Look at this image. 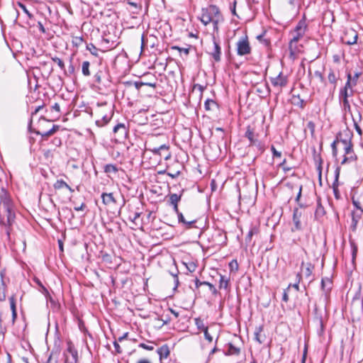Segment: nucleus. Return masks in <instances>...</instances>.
I'll return each mask as SVG.
<instances>
[{
	"mask_svg": "<svg viewBox=\"0 0 363 363\" xmlns=\"http://www.w3.org/2000/svg\"><path fill=\"white\" fill-rule=\"evenodd\" d=\"M13 205L9 192L4 188L0 190V224L6 227V233L10 239L11 227L15 220Z\"/></svg>",
	"mask_w": 363,
	"mask_h": 363,
	"instance_id": "nucleus-1",
	"label": "nucleus"
},
{
	"mask_svg": "<svg viewBox=\"0 0 363 363\" xmlns=\"http://www.w3.org/2000/svg\"><path fill=\"white\" fill-rule=\"evenodd\" d=\"M333 154L337 155V148H340L343 152V160L341 164L349 163L355 161L357 159L356 154L354 152L353 144L352 143V135H346L344 138L341 135L337 136V138L331 145Z\"/></svg>",
	"mask_w": 363,
	"mask_h": 363,
	"instance_id": "nucleus-2",
	"label": "nucleus"
},
{
	"mask_svg": "<svg viewBox=\"0 0 363 363\" xmlns=\"http://www.w3.org/2000/svg\"><path fill=\"white\" fill-rule=\"evenodd\" d=\"M200 20L205 26L212 23L213 29L216 31L218 30V23L223 21L222 15L219 9L215 5H209L206 8L201 9Z\"/></svg>",
	"mask_w": 363,
	"mask_h": 363,
	"instance_id": "nucleus-3",
	"label": "nucleus"
},
{
	"mask_svg": "<svg viewBox=\"0 0 363 363\" xmlns=\"http://www.w3.org/2000/svg\"><path fill=\"white\" fill-rule=\"evenodd\" d=\"M306 23L304 21H299L295 29L290 33L291 39L289 45V50L293 54L298 51L296 43L303 38L306 31Z\"/></svg>",
	"mask_w": 363,
	"mask_h": 363,
	"instance_id": "nucleus-4",
	"label": "nucleus"
},
{
	"mask_svg": "<svg viewBox=\"0 0 363 363\" xmlns=\"http://www.w3.org/2000/svg\"><path fill=\"white\" fill-rule=\"evenodd\" d=\"M237 54L243 56L251 53V47L247 36L241 38L236 43Z\"/></svg>",
	"mask_w": 363,
	"mask_h": 363,
	"instance_id": "nucleus-5",
	"label": "nucleus"
},
{
	"mask_svg": "<svg viewBox=\"0 0 363 363\" xmlns=\"http://www.w3.org/2000/svg\"><path fill=\"white\" fill-rule=\"evenodd\" d=\"M114 139L117 143H122L126 139L128 130L124 123H118L113 130Z\"/></svg>",
	"mask_w": 363,
	"mask_h": 363,
	"instance_id": "nucleus-6",
	"label": "nucleus"
},
{
	"mask_svg": "<svg viewBox=\"0 0 363 363\" xmlns=\"http://www.w3.org/2000/svg\"><path fill=\"white\" fill-rule=\"evenodd\" d=\"M208 54L213 57L214 61L220 62L221 60V48L219 42L216 40L213 35L212 37V46L209 48Z\"/></svg>",
	"mask_w": 363,
	"mask_h": 363,
	"instance_id": "nucleus-7",
	"label": "nucleus"
},
{
	"mask_svg": "<svg viewBox=\"0 0 363 363\" xmlns=\"http://www.w3.org/2000/svg\"><path fill=\"white\" fill-rule=\"evenodd\" d=\"M65 363H78V352L72 344H68L64 352Z\"/></svg>",
	"mask_w": 363,
	"mask_h": 363,
	"instance_id": "nucleus-8",
	"label": "nucleus"
},
{
	"mask_svg": "<svg viewBox=\"0 0 363 363\" xmlns=\"http://www.w3.org/2000/svg\"><path fill=\"white\" fill-rule=\"evenodd\" d=\"M353 94V91L351 90L350 92H347L345 90L340 91V101L342 104V109L346 113H351V106L348 100V97Z\"/></svg>",
	"mask_w": 363,
	"mask_h": 363,
	"instance_id": "nucleus-9",
	"label": "nucleus"
},
{
	"mask_svg": "<svg viewBox=\"0 0 363 363\" xmlns=\"http://www.w3.org/2000/svg\"><path fill=\"white\" fill-rule=\"evenodd\" d=\"M358 39V33L354 29H347L344 33V36L342 37V40L344 43L352 45L357 43Z\"/></svg>",
	"mask_w": 363,
	"mask_h": 363,
	"instance_id": "nucleus-10",
	"label": "nucleus"
},
{
	"mask_svg": "<svg viewBox=\"0 0 363 363\" xmlns=\"http://www.w3.org/2000/svg\"><path fill=\"white\" fill-rule=\"evenodd\" d=\"M270 81L274 87L281 90L287 85L288 78L280 72L277 77H271Z\"/></svg>",
	"mask_w": 363,
	"mask_h": 363,
	"instance_id": "nucleus-11",
	"label": "nucleus"
},
{
	"mask_svg": "<svg viewBox=\"0 0 363 363\" xmlns=\"http://www.w3.org/2000/svg\"><path fill=\"white\" fill-rule=\"evenodd\" d=\"M169 148L168 145H162L158 147L147 148V150L152 152L155 155H159L167 160L171 157V153L169 151Z\"/></svg>",
	"mask_w": 363,
	"mask_h": 363,
	"instance_id": "nucleus-12",
	"label": "nucleus"
},
{
	"mask_svg": "<svg viewBox=\"0 0 363 363\" xmlns=\"http://www.w3.org/2000/svg\"><path fill=\"white\" fill-rule=\"evenodd\" d=\"M183 192V191H182ZM182 193L180 194H169L167 198V203L169 206H172L173 207L174 211L175 213H178V203L182 199Z\"/></svg>",
	"mask_w": 363,
	"mask_h": 363,
	"instance_id": "nucleus-13",
	"label": "nucleus"
},
{
	"mask_svg": "<svg viewBox=\"0 0 363 363\" xmlns=\"http://www.w3.org/2000/svg\"><path fill=\"white\" fill-rule=\"evenodd\" d=\"M357 253V247L354 244H352V259L349 264H346L347 272H352L355 269V258Z\"/></svg>",
	"mask_w": 363,
	"mask_h": 363,
	"instance_id": "nucleus-14",
	"label": "nucleus"
},
{
	"mask_svg": "<svg viewBox=\"0 0 363 363\" xmlns=\"http://www.w3.org/2000/svg\"><path fill=\"white\" fill-rule=\"evenodd\" d=\"M333 281L331 278H323L321 280V288L325 293V298H328V294L332 289Z\"/></svg>",
	"mask_w": 363,
	"mask_h": 363,
	"instance_id": "nucleus-15",
	"label": "nucleus"
},
{
	"mask_svg": "<svg viewBox=\"0 0 363 363\" xmlns=\"http://www.w3.org/2000/svg\"><path fill=\"white\" fill-rule=\"evenodd\" d=\"M363 211H353L352 212V224L351 228L352 230H355L357 228V223L362 217Z\"/></svg>",
	"mask_w": 363,
	"mask_h": 363,
	"instance_id": "nucleus-16",
	"label": "nucleus"
},
{
	"mask_svg": "<svg viewBox=\"0 0 363 363\" xmlns=\"http://www.w3.org/2000/svg\"><path fill=\"white\" fill-rule=\"evenodd\" d=\"M59 128H60L59 125H53L52 128L48 131L36 130V131H35V133L37 135H41L43 138H48L49 136L55 133L59 130Z\"/></svg>",
	"mask_w": 363,
	"mask_h": 363,
	"instance_id": "nucleus-17",
	"label": "nucleus"
},
{
	"mask_svg": "<svg viewBox=\"0 0 363 363\" xmlns=\"http://www.w3.org/2000/svg\"><path fill=\"white\" fill-rule=\"evenodd\" d=\"M101 199L102 202L105 205H111L115 204L116 203V201L115 198L113 197V195L112 193H103L101 194Z\"/></svg>",
	"mask_w": 363,
	"mask_h": 363,
	"instance_id": "nucleus-18",
	"label": "nucleus"
},
{
	"mask_svg": "<svg viewBox=\"0 0 363 363\" xmlns=\"http://www.w3.org/2000/svg\"><path fill=\"white\" fill-rule=\"evenodd\" d=\"M357 118L354 117L352 115V121H353V123H354V127L357 133H358V135L359 136H362V133H362V130L361 129L360 126L358 124V123L362 121V114H361V112H360L359 110H357Z\"/></svg>",
	"mask_w": 363,
	"mask_h": 363,
	"instance_id": "nucleus-19",
	"label": "nucleus"
},
{
	"mask_svg": "<svg viewBox=\"0 0 363 363\" xmlns=\"http://www.w3.org/2000/svg\"><path fill=\"white\" fill-rule=\"evenodd\" d=\"M227 347V350L224 352L225 355H238L240 352V348L235 346L231 342H229Z\"/></svg>",
	"mask_w": 363,
	"mask_h": 363,
	"instance_id": "nucleus-20",
	"label": "nucleus"
},
{
	"mask_svg": "<svg viewBox=\"0 0 363 363\" xmlns=\"http://www.w3.org/2000/svg\"><path fill=\"white\" fill-rule=\"evenodd\" d=\"M157 354L160 356V359H167L170 353L168 345H164L157 349Z\"/></svg>",
	"mask_w": 363,
	"mask_h": 363,
	"instance_id": "nucleus-21",
	"label": "nucleus"
},
{
	"mask_svg": "<svg viewBox=\"0 0 363 363\" xmlns=\"http://www.w3.org/2000/svg\"><path fill=\"white\" fill-rule=\"evenodd\" d=\"M204 108L207 111H214L218 109V104L213 99H206Z\"/></svg>",
	"mask_w": 363,
	"mask_h": 363,
	"instance_id": "nucleus-22",
	"label": "nucleus"
},
{
	"mask_svg": "<svg viewBox=\"0 0 363 363\" xmlns=\"http://www.w3.org/2000/svg\"><path fill=\"white\" fill-rule=\"evenodd\" d=\"M259 232L258 228L256 226H252L247 233L246 237H245V242L247 244H250L252 241V238L254 235L257 234Z\"/></svg>",
	"mask_w": 363,
	"mask_h": 363,
	"instance_id": "nucleus-23",
	"label": "nucleus"
},
{
	"mask_svg": "<svg viewBox=\"0 0 363 363\" xmlns=\"http://www.w3.org/2000/svg\"><path fill=\"white\" fill-rule=\"evenodd\" d=\"M177 215V217H178V220H179V223H183L184 225H185L187 227H191V225H193L194 223H196V220H186L183 214L178 210V213H176Z\"/></svg>",
	"mask_w": 363,
	"mask_h": 363,
	"instance_id": "nucleus-24",
	"label": "nucleus"
},
{
	"mask_svg": "<svg viewBox=\"0 0 363 363\" xmlns=\"http://www.w3.org/2000/svg\"><path fill=\"white\" fill-rule=\"evenodd\" d=\"M245 136L250 140V144L255 143V142L256 140L255 132H254V130L250 128V126L247 127V130L245 133Z\"/></svg>",
	"mask_w": 363,
	"mask_h": 363,
	"instance_id": "nucleus-25",
	"label": "nucleus"
},
{
	"mask_svg": "<svg viewBox=\"0 0 363 363\" xmlns=\"http://www.w3.org/2000/svg\"><path fill=\"white\" fill-rule=\"evenodd\" d=\"M301 212L298 209H295L293 214V221L295 224L296 228L299 229L301 228L300 216Z\"/></svg>",
	"mask_w": 363,
	"mask_h": 363,
	"instance_id": "nucleus-26",
	"label": "nucleus"
},
{
	"mask_svg": "<svg viewBox=\"0 0 363 363\" xmlns=\"http://www.w3.org/2000/svg\"><path fill=\"white\" fill-rule=\"evenodd\" d=\"M218 275L220 277V288L227 289L230 278L222 274H218Z\"/></svg>",
	"mask_w": 363,
	"mask_h": 363,
	"instance_id": "nucleus-27",
	"label": "nucleus"
},
{
	"mask_svg": "<svg viewBox=\"0 0 363 363\" xmlns=\"http://www.w3.org/2000/svg\"><path fill=\"white\" fill-rule=\"evenodd\" d=\"M89 67H90L89 62L84 61L82 62V72L83 75H84L85 77H89L91 74L90 71H89Z\"/></svg>",
	"mask_w": 363,
	"mask_h": 363,
	"instance_id": "nucleus-28",
	"label": "nucleus"
},
{
	"mask_svg": "<svg viewBox=\"0 0 363 363\" xmlns=\"http://www.w3.org/2000/svg\"><path fill=\"white\" fill-rule=\"evenodd\" d=\"M194 322L197 328L200 330H202L203 332L205 330V329L208 328V327L205 326L203 320L201 319V318H196L194 319Z\"/></svg>",
	"mask_w": 363,
	"mask_h": 363,
	"instance_id": "nucleus-29",
	"label": "nucleus"
},
{
	"mask_svg": "<svg viewBox=\"0 0 363 363\" xmlns=\"http://www.w3.org/2000/svg\"><path fill=\"white\" fill-rule=\"evenodd\" d=\"M53 186L55 189H60L66 188V186H68V184L62 179H57L53 184Z\"/></svg>",
	"mask_w": 363,
	"mask_h": 363,
	"instance_id": "nucleus-30",
	"label": "nucleus"
},
{
	"mask_svg": "<svg viewBox=\"0 0 363 363\" xmlns=\"http://www.w3.org/2000/svg\"><path fill=\"white\" fill-rule=\"evenodd\" d=\"M104 172L106 173H116L118 172V168L114 164H108L104 167Z\"/></svg>",
	"mask_w": 363,
	"mask_h": 363,
	"instance_id": "nucleus-31",
	"label": "nucleus"
},
{
	"mask_svg": "<svg viewBox=\"0 0 363 363\" xmlns=\"http://www.w3.org/2000/svg\"><path fill=\"white\" fill-rule=\"evenodd\" d=\"M172 50H178L181 55L183 53L186 56H187L189 54L190 47H188V48H180L179 46L175 45V46H172Z\"/></svg>",
	"mask_w": 363,
	"mask_h": 363,
	"instance_id": "nucleus-32",
	"label": "nucleus"
},
{
	"mask_svg": "<svg viewBox=\"0 0 363 363\" xmlns=\"http://www.w3.org/2000/svg\"><path fill=\"white\" fill-rule=\"evenodd\" d=\"M261 333H262L261 328H257L256 332L255 333V339L259 344L263 343L264 341V340L262 338Z\"/></svg>",
	"mask_w": 363,
	"mask_h": 363,
	"instance_id": "nucleus-33",
	"label": "nucleus"
},
{
	"mask_svg": "<svg viewBox=\"0 0 363 363\" xmlns=\"http://www.w3.org/2000/svg\"><path fill=\"white\" fill-rule=\"evenodd\" d=\"M51 59H52V60L53 62H55V63H57V65L59 66V67H60L62 70H63V71H65V63L63 62V61H62L60 58H59V57H52Z\"/></svg>",
	"mask_w": 363,
	"mask_h": 363,
	"instance_id": "nucleus-34",
	"label": "nucleus"
},
{
	"mask_svg": "<svg viewBox=\"0 0 363 363\" xmlns=\"http://www.w3.org/2000/svg\"><path fill=\"white\" fill-rule=\"evenodd\" d=\"M229 268H230V272H236L238 270L239 266H238V263L236 259H233L229 263Z\"/></svg>",
	"mask_w": 363,
	"mask_h": 363,
	"instance_id": "nucleus-35",
	"label": "nucleus"
},
{
	"mask_svg": "<svg viewBox=\"0 0 363 363\" xmlns=\"http://www.w3.org/2000/svg\"><path fill=\"white\" fill-rule=\"evenodd\" d=\"M202 284L208 285L212 291L216 292V288L214 287V286L213 284H211L207 281L201 282L199 279H196V286L197 288L199 287Z\"/></svg>",
	"mask_w": 363,
	"mask_h": 363,
	"instance_id": "nucleus-36",
	"label": "nucleus"
},
{
	"mask_svg": "<svg viewBox=\"0 0 363 363\" xmlns=\"http://www.w3.org/2000/svg\"><path fill=\"white\" fill-rule=\"evenodd\" d=\"M110 121V118L108 117L107 116H104L102 117V120L100 121V120H96V124L101 127V126H103L106 124H107L108 123V121Z\"/></svg>",
	"mask_w": 363,
	"mask_h": 363,
	"instance_id": "nucleus-37",
	"label": "nucleus"
},
{
	"mask_svg": "<svg viewBox=\"0 0 363 363\" xmlns=\"http://www.w3.org/2000/svg\"><path fill=\"white\" fill-rule=\"evenodd\" d=\"M86 49L89 50L93 55H98V49L92 43L88 44L86 45Z\"/></svg>",
	"mask_w": 363,
	"mask_h": 363,
	"instance_id": "nucleus-38",
	"label": "nucleus"
},
{
	"mask_svg": "<svg viewBox=\"0 0 363 363\" xmlns=\"http://www.w3.org/2000/svg\"><path fill=\"white\" fill-rule=\"evenodd\" d=\"M307 128L310 130L312 138L315 139V124L313 122H308L307 125Z\"/></svg>",
	"mask_w": 363,
	"mask_h": 363,
	"instance_id": "nucleus-39",
	"label": "nucleus"
},
{
	"mask_svg": "<svg viewBox=\"0 0 363 363\" xmlns=\"http://www.w3.org/2000/svg\"><path fill=\"white\" fill-rule=\"evenodd\" d=\"M286 3L289 4L291 8L298 7L301 4L300 0H283Z\"/></svg>",
	"mask_w": 363,
	"mask_h": 363,
	"instance_id": "nucleus-40",
	"label": "nucleus"
},
{
	"mask_svg": "<svg viewBox=\"0 0 363 363\" xmlns=\"http://www.w3.org/2000/svg\"><path fill=\"white\" fill-rule=\"evenodd\" d=\"M18 5L23 11V12L28 16V17L29 18H33V14L29 12V11L27 9L26 6L23 4H22L21 2H18Z\"/></svg>",
	"mask_w": 363,
	"mask_h": 363,
	"instance_id": "nucleus-41",
	"label": "nucleus"
},
{
	"mask_svg": "<svg viewBox=\"0 0 363 363\" xmlns=\"http://www.w3.org/2000/svg\"><path fill=\"white\" fill-rule=\"evenodd\" d=\"M279 166L283 169L285 172H288L292 169L291 167H289L286 164V159H284L280 164Z\"/></svg>",
	"mask_w": 363,
	"mask_h": 363,
	"instance_id": "nucleus-42",
	"label": "nucleus"
},
{
	"mask_svg": "<svg viewBox=\"0 0 363 363\" xmlns=\"http://www.w3.org/2000/svg\"><path fill=\"white\" fill-rule=\"evenodd\" d=\"M180 174V170L172 171L169 169H167V174L173 179L177 177Z\"/></svg>",
	"mask_w": 363,
	"mask_h": 363,
	"instance_id": "nucleus-43",
	"label": "nucleus"
},
{
	"mask_svg": "<svg viewBox=\"0 0 363 363\" xmlns=\"http://www.w3.org/2000/svg\"><path fill=\"white\" fill-rule=\"evenodd\" d=\"M291 102L294 105L302 106L303 101L300 99L299 97H296V96L294 95L291 99Z\"/></svg>",
	"mask_w": 363,
	"mask_h": 363,
	"instance_id": "nucleus-44",
	"label": "nucleus"
},
{
	"mask_svg": "<svg viewBox=\"0 0 363 363\" xmlns=\"http://www.w3.org/2000/svg\"><path fill=\"white\" fill-rule=\"evenodd\" d=\"M6 299V287L3 284L2 287H0V301H3Z\"/></svg>",
	"mask_w": 363,
	"mask_h": 363,
	"instance_id": "nucleus-45",
	"label": "nucleus"
},
{
	"mask_svg": "<svg viewBox=\"0 0 363 363\" xmlns=\"http://www.w3.org/2000/svg\"><path fill=\"white\" fill-rule=\"evenodd\" d=\"M352 204L356 208V211H363V209L361 207L360 202L357 200H356L354 197L352 199Z\"/></svg>",
	"mask_w": 363,
	"mask_h": 363,
	"instance_id": "nucleus-46",
	"label": "nucleus"
},
{
	"mask_svg": "<svg viewBox=\"0 0 363 363\" xmlns=\"http://www.w3.org/2000/svg\"><path fill=\"white\" fill-rule=\"evenodd\" d=\"M353 86H355V85H353V82H346L345 86L340 90H345L347 92H349L348 89L352 90Z\"/></svg>",
	"mask_w": 363,
	"mask_h": 363,
	"instance_id": "nucleus-47",
	"label": "nucleus"
},
{
	"mask_svg": "<svg viewBox=\"0 0 363 363\" xmlns=\"http://www.w3.org/2000/svg\"><path fill=\"white\" fill-rule=\"evenodd\" d=\"M296 277L298 279V281L291 284H289V286H288V288L287 289H289L290 287H294L295 288L296 290H298V282L300 281V277H301V274H296Z\"/></svg>",
	"mask_w": 363,
	"mask_h": 363,
	"instance_id": "nucleus-48",
	"label": "nucleus"
},
{
	"mask_svg": "<svg viewBox=\"0 0 363 363\" xmlns=\"http://www.w3.org/2000/svg\"><path fill=\"white\" fill-rule=\"evenodd\" d=\"M271 150L272 152L274 157H281V152L279 151H277L274 145L271 146Z\"/></svg>",
	"mask_w": 363,
	"mask_h": 363,
	"instance_id": "nucleus-49",
	"label": "nucleus"
},
{
	"mask_svg": "<svg viewBox=\"0 0 363 363\" xmlns=\"http://www.w3.org/2000/svg\"><path fill=\"white\" fill-rule=\"evenodd\" d=\"M309 150L313 157V159H314V161H315V164H317V160H316V150H315V147L314 145H312L310 147H309Z\"/></svg>",
	"mask_w": 363,
	"mask_h": 363,
	"instance_id": "nucleus-50",
	"label": "nucleus"
},
{
	"mask_svg": "<svg viewBox=\"0 0 363 363\" xmlns=\"http://www.w3.org/2000/svg\"><path fill=\"white\" fill-rule=\"evenodd\" d=\"M203 333H204L205 339L206 340H208L209 342H211L213 341V337L208 333V328L205 329V330L203 331Z\"/></svg>",
	"mask_w": 363,
	"mask_h": 363,
	"instance_id": "nucleus-51",
	"label": "nucleus"
},
{
	"mask_svg": "<svg viewBox=\"0 0 363 363\" xmlns=\"http://www.w3.org/2000/svg\"><path fill=\"white\" fill-rule=\"evenodd\" d=\"M139 347L143 348V349H145L146 350H149V351H151L154 349V347L152 346V345H146L145 343H140L139 344Z\"/></svg>",
	"mask_w": 363,
	"mask_h": 363,
	"instance_id": "nucleus-52",
	"label": "nucleus"
},
{
	"mask_svg": "<svg viewBox=\"0 0 363 363\" xmlns=\"http://www.w3.org/2000/svg\"><path fill=\"white\" fill-rule=\"evenodd\" d=\"M9 301H10V305H11V309L12 311H16V302H15V299L13 298V296H11L10 298H9Z\"/></svg>",
	"mask_w": 363,
	"mask_h": 363,
	"instance_id": "nucleus-53",
	"label": "nucleus"
},
{
	"mask_svg": "<svg viewBox=\"0 0 363 363\" xmlns=\"http://www.w3.org/2000/svg\"><path fill=\"white\" fill-rule=\"evenodd\" d=\"M172 274L173 275V279H174V290H176L179 284V278L177 276L178 274Z\"/></svg>",
	"mask_w": 363,
	"mask_h": 363,
	"instance_id": "nucleus-54",
	"label": "nucleus"
},
{
	"mask_svg": "<svg viewBox=\"0 0 363 363\" xmlns=\"http://www.w3.org/2000/svg\"><path fill=\"white\" fill-rule=\"evenodd\" d=\"M361 74H362L361 72H356L354 74V76L352 77L353 85H355V86L357 85L358 79H359V77H360Z\"/></svg>",
	"mask_w": 363,
	"mask_h": 363,
	"instance_id": "nucleus-55",
	"label": "nucleus"
},
{
	"mask_svg": "<svg viewBox=\"0 0 363 363\" xmlns=\"http://www.w3.org/2000/svg\"><path fill=\"white\" fill-rule=\"evenodd\" d=\"M101 74H102V72L99 71L94 75L95 81H96V82H97L99 84H100L101 82Z\"/></svg>",
	"mask_w": 363,
	"mask_h": 363,
	"instance_id": "nucleus-56",
	"label": "nucleus"
},
{
	"mask_svg": "<svg viewBox=\"0 0 363 363\" xmlns=\"http://www.w3.org/2000/svg\"><path fill=\"white\" fill-rule=\"evenodd\" d=\"M288 290H289V289H285V290L284 291V293H283L282 300H283V301H284V302H287V301H289V296H288V292H287V291H288Z\"/></svg>",
	"mask_w": 363,
	"mask_h": 363,
	"instance_id": "nucleus-57",
	"label": "nucleus"
},
{
	"mask_svg": "<svg viewBox=\"0 0 363 363\" xmlns=\"http://www.w3.org/2000/svg\"><path fill=\"white\" fill-rule=\"evenodd\" d=\"M83 42V38L82 37H76L73 43L77 46L80 45Z\"/></svg>",
	"mask_w": 363,
	"mask_h": 363,
	"instance_id": "nucleus-58",
	"label": "nucleus"
},
{
	"mask_svg": "<svg viewBox=\"0 0 363 363\" xmlns=\"http://www.w3.org/2000/svg\"><path fill=\"white\" fill-rule=\"evenodd\" d=\"M113 345H114V347H115L116 351L117 353L120 354V353L122 352L121 347H120L119 344L116 341H115L113 342Z\"/></svg>",
	"mask_w": 363,
	"mask_h": 363,
	"instance_id": "nucleus-59",
	"label": "nucleus"
},
{
	"mask_svg": "<svg viewBox=\"0 0 363 363\" xmlns=\"http://www.w3.org/2000/svg\"><path fill=\"white\" fill-rule=\"evenodd\" d=\"M51 108L52 110L55 111L57 113L60 112V107L57 103H55L53 106H52Z\"/></svg>",
	"mask_w": 363,
	"mask_h": 363,
	"instance_id": "nucleus-60",
	"label": "nucleus"
},
{
	"mask_svg": "<svg viewBox=\"0 0 363 363\" xmlns=\"http://www.w3.org/2000/svg\"><path fill=\"white\" fill-rule=\"evenodd\" d=\"M85 203H82L80 206H75L74 208V209L76 211H83L85 208Z\"/></svg>",
	"mask_w": 363,
	"mask_h": 363,
	"instance_id": "nucleus-61",
	"label": "nucleus"
},
{
	"mask_svg": "<svg viewBox=\"0 0 363 363\" xmlns=\"http://www.w3.org/2000/svg\"><path fill=\"white\" fill-rule=\"evenodd\" d=\"M135 87L137 89H140L143 86H144V82H135L134 83Z\"/></svg>",
	"mask_w": 363,
	"mask_h": 363,
	"instance_id": "nucleus-62",
	"label": "nucleus"
},
{
	"mask_svg": "<svg viewBox=\"0 0 363 363\" xmlns=\"http://www.w3.org/2000/svg\"><path fill=\"white\" fill-rule=\"evenodd\" d=\"M328 79L331 83L335 82V76L333 73H330L328 75Z\"/></svg>",
	"mask_w": 363,
	"mask_h": 363,
	"instance_id": "nucleus-63",
	"label": "nucleus"
},
{
	"mask_svg": "<svg viewBox=\"0 0 363 363\" xmlns=\"http://www.w3.org/2000/svg\"><path fill=\"white\" fill-rule=\"evenodd\" d=\"M137 363H151L150 360L147 359H139Z\"/></svg>",
	"mask_w": 363,
	"mask_h": 363,
	"instance_id": "nucleus-64",
	"label": "nucleus"
}]
</instances>
